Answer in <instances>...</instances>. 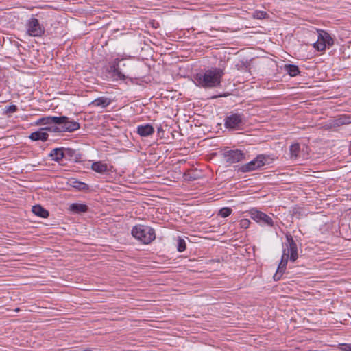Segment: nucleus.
<instances>
[{
	"mask_svg": "<svg viewBox=\"0 0 351 351\" xmlns=\"http://www.w3.org/2000/svg\"><path fill=\"white\" fill-rule=\"evenodd\" d=\"M286 242L283 244L282 255L276 274L273 278L275 281L279 280L284 274L289 260L294 263L298 258V245L293 237L289 233L285 234Z\"/></svg>",
	"mask_w": 351,
	"mask_h": 351,
	"instance_id": "1",
	"label": "nucleus"
},
{
	"mask_svg": "<svg viewBox=\"0 0 351 351\" xmlns=\"http://www.w3.org/2000/svg\"><path fill=\"white\" fill-rule=\"evenodd\" d=\"M223 71L219 68H214L199 73L194 77L195 84L202 88H214L221 84Z\"/></svg>",
	"mask_w": 351,
	"mask_h": 351,
	"instance_id": "2",
	"label": "nucleus"
},
{
	"mask_svg": "<svg viewBox=\"0 0 351 351\" xmlns=\"http://www.w3.org/2000/svg\"><path fill=\"white\" fill-rule=\"evenodd\" d=\"M124 58L117 57L114 60L110 63V69L114 76L117 77L119 80H125L129 77V69H123V68L130 69L132 62H124Z\"/></svg>",
	"mask_w": 351,
	"mask_h": 351,
	"instance_id": "3",
	"label": "nucleus"
},
{
	"mask_svg": "<svg viewBox=\"0 0 351 351\" xmlns=\"http://www.w3.org/2000/svg\"><path fill=\"white\" fill-rule=\"evenodd\" d=\"M132 234L144 244H149L156 238L155 230L147 226L137 225L133 227Z\"/></svg>",
	"mask_w": 351,
	"mask_h": 351,
	"instance_id": "4",
	"label": "nucleus"
},
{
	"mask_svg": "<svg viewBox=\"0 0 351 351\" xmlns=\"http://www.w3.org/2000/svg\"><path fill=\"white\" fill-rule=\"evenodd\" d=\"M318 38L317 42L313 44V47L319 51H323L326 47H330L334 45V39L330 34L325 30H317Z\"/></svg>",
	"mask_w": 351,
	"mask_h": 351,
	"instance_id": "5",
	"label": "nucleus"
},
{
	"mask_svg": "<svg viewBox=\"0 0 351 351\" xmlns=\"http://www.w3.org/2000/svg\"><path fill=\"white\" fill-rule=\"evenodd\" d=\"M62 118L60 123H57L53 131L72 132L80 128V123L66 116L58 117Z\"/></svg>",
	"mask_w": 351,
	"mask_h": 351,
	"instance_id": "6",
	"label": "nucleus"
},
{
	"mask_svg": "<svg viewBox=\"0 0 351 351\" xmlns=\"http://www.w3.org/2000/svg\"><path fill=\"white\" fill-rule=\"evenodd\" d=\"M244 123V116L241 114H231L224 119L225 127L231 130L241 129Z\"/></svg>",
	"mask_w": 351,
	"mask_h": 351,
	"instance_id": "7",
	"label": "nucleus"
},
{
	"mask_svg": "<svg viewBox=\"0 0 351 351\" xmlns=\"http://www.w3.org/2000/svg\"><path fill=\"white\" fill-rule=\"evenodd\" d=\"M267 159L268 156L259 154L252 161L242 165L239 170L243 173H246L258 169L266 164Z\"/></svg>",
	"mask_w": 351,
	"mask_h": 351,
	"instance_id": "8",
	"label": "nucleus"
},
{
	"mask_svg": "<svg viewBox=\"0 0 351 351\" xmlns=\"http://www.w3.org/2000/svg\"><path fill=\"white\" fill-rule=\"evenodd\" d=\"M27 34L33 37H40L45 34V27L34 17L29 19L26 23Z\"/></svg>",
	"mask_w": 351,
	"mask_h": 351,
	"instance_id": "9",
	"label": "nucleus"
},
{
	"mask_svg": "<svg viewBox=\"0 0 351 351\" xmlns=\"http://www.w3.org/2000/svg\"><path fill=\"white\" fill-rule=\"evenodd\" d=\"M249 214L250 217L257 223L270 227L274 226L271 217L265 213L258 210L256 208L250 209L249 210Z\"/></svg>",
	"mask_w": 351,
	"mask_h": 351,
	"instance_id": "10",
	"label": "nucleus"
},
{
	"mask_svg": "<svg viewBox=\"0 0 351 351\" xmlns=\"http://www.w3.org/2000/svg\"><path fill=\"white\" fill-rule=\"evenodd\" d=\"M226 162L233 164L239 162L245 158V154L239 149H231L223 153Z\"/></svg>",
	"mask_w": 351,
	"mask_h": 351,
	"instance_id": "11",
	"label": "nucleus"
},
{
	"mask_svg": "<svg viewBox=\"0 0 351 351\" xmlns=\"http://www.w3.org/2000/svg\"><path fill=\"white\" fill-rule=\"evenodd\" d=\"M64 159L71 162H78L82 160V154L72 148H64Z\"/></svg>",
	"mask_w": 351,
	"mask_h": 351,
	"instance_id": "12",
	"label": "nucleus"
},
{
	"mask_svg": "<svg viewBox=\"0 0 351 351\" xmlns=\"http://www.w3.org/2000/svg\"><path fill=\"white\" fill-rule=\"evenodd\" d=\"M351 123V116L348 114H341L335 117L330 122V128L339 127L343 125Z\"/></svg>",
	"mask_w": 351,
	"mask_h": 351,
	"instance_id": "13",
	"label": "nucleus"
},
{
	"mask_svg": "<svg viewBox=\"0 0 351 351\" xmlns=\"http://www.w3.org/2000/svg\"><path fill=\"white\" fill-rule=\"evenodd\" d=\"M50 127H45L44 128H41L40 130L32 132L29 138L32 141H46L48 139L49 134L47 132H46L45 130H51Z\"/></svg>",
	"mask_w": 351,
	"mask_h": 351,
	"instance_id": "14",
	"label": "nucleus"
},
{
	"mask_svg": "<svg viewBox=\"0 0 351 351\" xmlns=\"http://www.w3.org/2000/svg\"><path fill=\"white\" fill-rule=\"evenodd\" d=\"M136 132L142 137H147L154 134V129L150 124L139 125L136 128Z\"/></svg>",
	"mask_w": 351,
	"mask_h": 351,
	"instance_id": "15",
	"label": "nucleus"
},
{
	"mask_svg": "<svg viewBox=\"0 0 351 351\" xmlns=\"http://www.w3.org/2000/svg\"><path fill=\"white\" fill-rule=\"evenodd\" d=\"M69 210L73 214H80L86 213L88 210V207L85 204L73 203L69 205Z\"/></svg>",
	"mask_w": 351,
	"mask_h": 351,
	"instance_id": "16",
	"label": "nucleus"
},
{
	"mask_svg": "<svg viewBox=\"0 0 351 351\" xmlns=\"http://www.w3.org/2000/svg\"><path fill=\"white\" fill-rule=\"evenodd\" d=\"M51 159L57 162H60L64 159V148L58 147L52 149L49 154Z\"/></svg>",
	"mask_w": 351,
	"mask_h": 351,
	"instance_id": "17",
	"label": "nucleus"
},
{
	"mask_svg": "<svg viewBox=\"0 0 351 351\" xmlns=\"http://www.w3.org/2000/svg\"><path fill=\"white\" fill-rule=\"evenodd\" d=\"M111 103V99L105 97H100L93 100L90 105L95 107L106 108Z\"/></svg>",
	"mask_w": 351,
	"mask_h": 351,
	"instance_id": "18",
	"label": "nucleus"
},
{
	"mask_svg": "<svg viewBox=\"0 0 351 351\" xmlns=\"http://www.w3.org/2000/svg\"><path fill=\"white\" fill-rule=\"evenodd\" d=\"M32 211L34 215L42 218H47L49 215V211L39 204L32 206Z\"/></svg>",
	"mask_w": 351,
	"mask_h": 351,
	"instance_id": "19",
	"label": "nucleus"
},
{
	"mask_svg": "<svg viewBox=\"0 0 351 351\" xmlns=\"http://www.w3.org/2000/svg\"><path fill=\"white\" fill-rule=\"evenodd\" d=\"M91 168L94 171L99 173H104L108 171L107 164L103 163L101 161L93 162Z\"/></svg>",
	"mask_w": 351,
	"mask_h": 351,
	"instance_id": "20",
	"label": "nucleus"
},
{
	"mask_svg": "<svg viewBox=\"0 0 351 351\" xmlns=\"http://www.w3.org/2000/svg\"><path fill=\"white\" fill-rule=\"evenodd\" d=\"M284 69L291 77H295L300 73L298 66L295 64H285Z\"/></svg>",
	"mask_w": 351,
	"mask_h": 351,
	"instance_id": "21",
	"label": "nucleus"
},
{
	"mask_svg": "<svg viewBox=\"0 0 351 351\" xmlns=\"http://www.w3.org/2000/svg\"><path fill=\"white\" fill-rule=\"evenodd\" d=\"M290 157L291 159H296L300 151V146L299 143L292 144L289 147Z\"/></svg>",
	"mask_w": 351,
	"mask_h": 351,
	"instance_id": "22",
	"label": "nucleus"
},
{
	"mask_svg": "<svg viewBox=\"0 0 351 351\" xmlns=\"http://www.w3.org/2000/svg\"><path fill=\"white\" fill-rule=\"evenodd\" d=\"M62 118H59L58 117H42V121H43V125H50V124H55L56 125L57 123H60V121Z\"/></svg>",
	"mask_w": 351,
	"mask_h": 351,
	"instance_id": "23",
	"label": "nucleus"
},
{
	"mask_svg": "<svg viewBox=\"0 0 351 351\" xmlns=\"http://www.w3.org/2000/svg\"><path fill=\"white\" fill-rule=\"evenodd\" d=\"M186 249V244L184 239L179 238L178 239L177 250L180 252H184Z\"/></svg>",
	"mask_w": 351,
	"mask_h": 351,
	"instance_id": "24",
	"label": "nucleus"
},
{
	"mask_svg": "<svg viewBox=\"0 0 351 351\" xmlns=\"http://www.w3.org/2000/svg\"><path fill=\"white\" fill-rule=\"evenodd\" d=\"M72 186L80 191H84L88 189V186L86 184L80 181L73 182V184Z\"/></svg>",
	"mask_w": 351,
	"mask_h": 351,
	"instance_id": "25",
	"label": "nucleus"
},
{
	"mask_svg": "<svg viewBox=\"0 0 351 351\" xmlns=\"http://www.w3.org/2000/svg\"><path fill=\"white\" fill-rule=\"evenodd\" d=\"M232 212V210L230 208L224 207L219 210V215H220L222 217H227L231 215Z\"/></svg>",
	"mask_w": 351,
	"mask_h": 351,
	"instance_id": "26",
	"label": "nucleus"
},
{
	"mask_svg": "<svg viewBox=\"0 0 351 351\" xmlns=\"http://www.w3.org/2000/svg\"><path fill=\"white\" fill-rule=\"evenodd\" d=\"M268 16V14L265 11H255L253 17L257 19H265Z\"/></svg>",
	"mask_w": 351,
	"mask_h": 351,
	"instance_id": "27",
	"label": "nucleus"
},
{
	"mask_svg": "<svg viewBox=\"0 0 351 351\" xmlns=\"http://www.w3.org/2000/svg\"><path fill=\"white\" fill-rule=\"evenodd\" d=\"M18 110V108L16 105H10L5 107V112L6 113H13Z\"/></svg>",
	"mask_w": 351,
	"mask_h": 351,
	"instance_id": "28",
	"label": "nucleus"
},
{
	"mask_svg": "<svg viewBox=\"0 0 351 351\" xmlns=\"http://www.w3.org/2000/svg\"><path fill=\"white\" fill-rule=\"evenodd\" d=\"M240 226L242 228H247L250 226V221L247 219H243L239 222Z\"/></svg>",
	"mask_w": 351,
	"mask_h": 351,
	"instance_id": "29",
	"label": "nucleus"
},
{
	"mask_svg": "<svg viewBox=\"0 0 351 351\" xmlns=\"http://www.w3.org/2000/svg\"><path fill=\"white\" fill-rule=\"evenodd\" d=\"M237 67L238 69H243L245 71L249 70V67H248L247 63V62H244L243 61L239 62V63H238L237 64Z\"/></svg>",
	"mask_w": 351,
	"mask_h": 351,
	"instance_id": "30",
	"label": "nucleus"
},
{
	"mask_svg": "<svg viewBox=\"0 0 351 351\" xmlns=\"http://www.w3.org/2000/svg\"><path fill=\"white\" fill-rule=\"evenodd\" d=\"M339 348L341 351H351V344L350 343H341V344H339Z\"/></svg>",
	"mask_w": 351,
	"mask_h": 351,
	"instance_id": "31",
	"label": "nucleus"
},
{
	"mask_svg": "<svg viewBox=\"0 0 351 351\" xmlns=\"http://www.w3.org/2000/svg\"><path fill=\"white\" fill-rule=\"evenodd\" d=\"M36 125H43V121H42V117L38 119L36 122Z\"/></svg>",
	"mask_w": 351,
	"mask_h": 351,
	"instance_id": "32",
	"label": "nucleus"
},
{
	"mask_svg": "<svg viewBox=\"0 0 351 351\" xmlns=\"http://www.w3.org/2000/svg\"><path fill=\"white\" fill-rule=\"evenodd\" d=\"M160 131H162V128H161V127H159V128H158V132H160Z\"/></svg>",
	"mask_w": 351,
	"mask_h": 351,
	"instance_id": "33",
	"label": "nucleus"
}]
</instances>
